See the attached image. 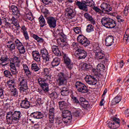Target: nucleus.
Instances as JSON below:
<instances>
[{"mask_svg": "<svg viewBox=\"0 0 129 129\" xmlns=\"http://www.w3.org/2000/svg\"><path fill=\"white\" fill-rule=\"evenodd\" d=\"M83 70L85 71H88L89 68H90V65L89 64L85 63L83 65Z\"/></svg>", "mask_w": 129, "mask_h": 129, "instance_id": "nucleus-58", "label": "nucleus"}, {"mask_svg": "<svg viewBox=\"0 0 129 129\" xmlns=\"http://www.w3.org/2000/svg\"><path fill=\"white\" fill-rule=\"evenodd\" d=\"M48 118H55V109L53 107L49 109Z\"/></svg>", "mask_w": 129, "mask_h": 129, "instance_id": "nucleus-39", "label": "nucleus"}, {"mask_svg": "<svg viewBox=\"0 0 129 129\" xmlns=\"http://www.w3.org/2000/svg\"><path fill=\"white\" fill-rule=\"evenodd\" d=\"M4 96V88L0 87V97Z\"/></svg>", "mask_w": 129, "mask_h": 129, "instance_id": "nucleus-64", "label": "nucleus"}, {"mask_svg": "<svg viewBox=\"0 0 129 129\" xmlns=\"http://www.w3.org/2000/svg\"><path fill=\"white\" fill-rule=\"evenodd\" d=\"M7 85L10 88H15V79L9 80L7 81Z\"/></svg>", "mask_w": 129, "mask_h": 129, "instance_id": "nucleus-44", "label": "nucleus"}, {"mask_svg": "<svg viewBox=\"0 0 129 129\" xmlns=\"http://www.w3.org/2000/svg\"><path fill=\"white\" fill-rule=\"evenodd\" d=\"M69 89L66 87L62 88V90L60 92L61 95L63 96H66L69 94Z\"/></svg>", "mask_w": 129, "mask_h": 129, "instance_id": "nucleus-36", "label": "nucleus"}, {"mask_svg": "<svg viewBox=\"0 0 129 129\" xmlns=\"http://www.w3.org/2000/svg\"><path fill=\"white\" fill-rule=\"evenodd\" d=\"M32 37L33 38L35 39L38 43H44V39H43V38L38 37V35L36 34H33Z\"/></svg>", "mask_w": 129, "mask_h": 129, "instance_id": "nucleus-43", "label": "nucleus"}, {"mask_svg": "<svg viewBox=\"0 0 129 129\" xmlns=\"http://www.w3.org/2000/svg\"><path fill=\"white\" fill-rule=\"evenodd\" d=\"M32 57L33 60L36 61V62H40L41 61V55L39 51L37 50L32 51Z\"/></svg>", "mask_w": 129, "mask_h": 129, "instance_id": "nucleus-24", "label": "nucleus"}, {"mask_svg": "<svg viewBox=\"0 0 129 129\" xmlns=\"http://www.w3.org/2000/svg\"><path fill=\"white\" fill-rule=\"evenodd\" d=\"M65 15H67L68 18L71 20L74 18V16H75V13H74V10L72 9L71 7H69L67 8L65 10Z\"/></svg>", "mask_w": 129, "mask_h": 129, "instance_id": "nucleus-17", "label": "nucleus"}, {"mask_svg": "<svg viewBox=\"0 0 129 129\" xmlns=\"http://www.w3.org/2000/svg\"><path fill=\"white\" fill-rule=\"evenodd\" d=\"M118 67L119 68H122L123 67V60H121L120 62L117 63Z\"/></svg>", "mask_w": 129, "mask_h": 129, "instance_id": "nucleus-61", "label": "nucleus"}, {"mask_svg": "<svg viewBox=\"0 0 129 129\" xmlns=\"http://www.w3.org/2000/svg\"><path fill=\"white\" fill-rule=\"evenodd\" d=\"M82 2L77 1L76 5L80 10L84 12H88V8L87 7H93L94 6V2L92 0H82Z\"/></svg>", "mask_w": 129, "mask_h": 129, "instance_id": "nucleus-3", "label": "nucleus"}, {"mask_svg": "<svg viewBox=\"0 0 129 129\" xmlns=\"http://www.w3.org/2000/svg\"><path fill=\"white\" fill-rule=\"evenodd\" d=\"M84 17L87 20H88V21L91 22V24H92L93 25H95V24H96V23L95 22V20L93 19L92 16L88 13H85Z\"/></svg>", "mask_w": 129, "mask_h": 129, "instance_id": "nucleus-30", "label": "nucleus"}, {"mask_svg": "<svg viewBox=\"0 0 129 129\" xmlns=\"http://www.w3.org/2000/svg\"><path fill=\"white\" fill-rule=\"evenodd\" d=\"M63 118H58L56 119V123L58 126H63Z\"/></svg>", "mask_w": 129, "mask_h": 129, "instance_id": "nucleus-51", "label": "nucleus"}, {"mask_svg": "<svg viewBox=\"0 0 129 129\" xmlns=\"http://www.w3.org/2000/svg\"><path fill=\"white\" fill-rule=\"evenodd\" d=\"M94 30V26L91 24H89L87 26L86 31L87 33H91Z\"/></svg>", "mask_w": 129, "mask_h": 129, "instance_id": "nucleus-46", "label": "nucleus"}, {"mask_svg": "<svg viewBox=\"0 0 129 129\" xmlns=\"http://www.w3.org/2000/svg\"><path fill=\"white\" fill-rule=\"evenodd\" d=\"M128 39H129V29H127L125 32V34L124 35V37L123 38V40L124 42H127V43H128L129 42Z\"/></svg>", "mask_w": 129, "mask_h": 129, "instance_id": "nucleus-45", "label": "nucleus"}, {"mask_svg": "<svg viewBox=\"0 0 129 129\" xmlns=\"http://www.w3.org/2000/svg\"><path fill=\"white\" fill-rule=\"evenodd\" d=\"M6 46L10 51H14L16 49V43H14L12 41H8Z\"/></svg>", "mask_w": 129, "mask_h": 129, "instance_id": "nucleus-28", "label": "nucleus"}, {"mask_svg": "<svg viewBox=\"0 0 129 129\" xmlns=\"http://www.w3.org/2000/svg\"><path fill=\"white\" fill-rule=\"evenodd\" d=\"M26 19L32 22L34 20V17H33L32 13H30L26 14Z\"/></svg>", "mask_w": 129, "mask_h": 129, "instance_id": "nucleus-54", "label": "nucleus"}, {"mask_svg": "<svg viewBox=\"0 0 129 129\" xmlns=\"http://www.w3.org/2000/svg\"><path fill=\"white\" fill-rule=\"evenodd\" d=\"M77 41L84 47H87L90 45V41L83 35H80L78 36Z\"/></svg>", "mask_w": 129, "mask_h": 129, "instance_id": "nucleus-10", "label": "nucleus"}, {"mask_svg": "<svg viewBox=\"0 0 129 129\" xmlns=\"http://www.w3.org/2000/svg\"><path fill=\"white\" fill-rule=\"evenodd\" d=\"M11 93L13 96H15V97L19 96V93L18 92V90L16 88H13L11 89Z\"/></svg>", "mask_w": 129, "mask_h": 129, "instance_id": "nucleus-48", "label": "nucleus"}, {"mask_svg": "<svg viewBox=\"0 0 129 129\" xmlns=\"http://www.w3.org/2000/svg\"><path fill=\"white\" fill-rule=\"evenodd\" d=\"M61 116L62 118L68 117V116H72V115L71 114L70 111L64 109L62 111Z\"/></svg>", "mask_w": 129, "mask_h": 129, "instance_id": "nucleus-35", "label": "nucleus"}, {"mask_svg": "<svg viewBox=\"0 0 129 129\" xmlns=\"http://www.w3.org/2000/svg\"><path fill=\"white\" fill-rule=\"evenodd\" d=\"M40 54L44 61L45 62H49L50 60V56H49V53L48 52V50H47V49H41Z\"/></svg>", "mask_w": 129, "mask_h": 129, "instance_id": "nucleus-15", "label": "nucleus"}, {"mask_svg": "<svg viewBox=\"0 0 129 129\" xmlns=\"http://www.w3.org/2000/svg\"><path fill=\"white\" fill-rule=\"evenodd\" d=\"M57 80L59 82V86L64 85L65 82H66V76L63 73H59L58 75Z\"/></svg>", "mask_w": 129, "mask_h": 129, "instance_id": "nucleus-16", "label": "nucleus"}, {"mask_svg": "<svg viewBox=\"0 0 129 129\" xmlns=\"http://www.w3.org/2000/svg\"><path fill=\"white\" fill-rule=\"evenodd\" d=\"M73 102H75V103H79V104L80 105V102H79V101L78 99H77V98L76 97H74L72 98Z\"/></svg>", "mask_w": 129, "mask_h": 129, "instance_id": "nucleus-62", "label": "nucleus"}, {"mask_svg": "<svg viewBox=\"0 0 129 129\" xmlns=\"http://www.w3.org/2000/svg\"><path fill=\"white\" fill-rule=\"evenodd\" d=\"M11 40H13V41H14L16 46L18 49L19 53L20 54H25L26 52L25 47L24 46V45H23V43L20 41V40L16 38V37H14L13 35L11 36Z\"/></svg>", "mask_w": 129, "mask_h": 129, "instance_id": "nucleus-8", "label": "nucleus"}, {"mask_svg": "<svg viewBox=\"0 0 129 129\" xmlns=\"http://www.w3.org/2000/svg\"><path fill=\"white\" fill-rule=\"evenodd\" d=\"M21 32H22V33H23V34L28 32V31H27V27L25 26H22Z\"/></svg>", "mask_w": 129, "mask_h": 129, "instance_id": "nucleus-60", "label": "nucleus"}, {"mask_svg": "<svg viewBox=\"0 0 129 129\" xmlns=\"http://www.w3.org/2000/svg\"><path fill=\"white\" fill-rule=\"evenodd\" d=\"M31 69L35 72L40 70V68L38 66V64H37L36 63H32L31 64Z\"/></svg>", "mask_w": 129, "mask_h": 129, "instance_id": "nucleus-49", "label": "nucleus"}, {"mask_svg": "<svg viewBox=\"0 0 129 129\" xmlns=\"http://www.w3.org/2000/svg\"><path fill=\"white\" fill-rule=\"evenodd\" d=\"M42 12L43 13L44 17L46 20H47V18H48V16H49L50 15V13H49V10H48V9H43L42 10Z\"/></svg>", "mask_w": 129, "mask_h": 129, "instance_id": "nucleus-50", "label": "nucleus"}, {"mask_svg": "<svg viewBox=\"0 0 129 129\" xmlns=\"http://www.w3.org/2000/svg\"><path fill=\"white\" fill-rule=\"evenodd\" d=\"M58 94L55 92H53L50 94V97L54 99V98L56 99L58 98Z\"/></svg>", "mask_w": 129, "mask_h": 129, "instance_id": "nucleus-56", "label": "nucleus"}, {"mask_svg": "<svg viewBox=\"0 0 129 129\" xmlns=\"http://www.w3.org/2000/svg\"><path fill=\"white\" fill-rule=\"evenodd\" d=\"M23 36H24V38L26 40H29V33H28V32H25V33H23Z\"/></svg>", "mask_w": 129, "mask_h": 129, "instance_id": "nucleus-63", "label": "nucleus"}, {"mask_svg": "<svg viewBox=\"0 0 129 129\" xmlns=\"http://www.w3.org/2000/svg\"><path fill=\"white\" fill-rule=\"evenodd\" d=\"M18 82L20 86V92H25L28 89V80L27 78L20 76L18 79Z\"/></svg>", "mask_w": 129, "mask_h": 129, "instance_id": "nucleus-7", "label": "nucleus"}, {"mask_svg": "<svg viewBox=\"0 0 129 129\" xmlns=\"http://www.w3.org/2000/svg\"><path fill=\"white\" fill-rule=\"evenodd\" d=\"M76 56L78 57L80 60L81 59H85L87 57V52L84 49H80L78 51L75 52Z\"/></svg>", "mask_w": 129, "mask_h": 129, "instance_id": "nucleus-13", "label": "nucleus"}, {"mask_svg": "<svg viewBox=\"0 0 129 129\" xmlns=\"http://www.w3.org/2000/svg\"><path fill=\"white\" fill-rule=\"evenodd\" d=\"M38 21L41 28H43V27H45V26L47 25V23H46V20H45V18L42 15H41L38 18Z\"/></svg>", "mask_w": 129, "mask_h": 129, "instance_id": "nucleus-31", "label": "nucleus"}, {"mask_svg": "<svg viewBox=\"0 0 129 129\" xmlns=\"http://www.w3.org/2000/svg\"><path fill=\"white\" fill-rule=\"evenodd\" d=\"M100 7L101 10L105 12H110L112 10L111 7H110V5L107 3H103L101 5Z\"/></svg>", "mask_w": 129, "mask_h": 129, "instance_id": "nucleus-26", "label": "nucleus"}, {"mask_svg": "<svg viewBox=\"0 0 129 129\" xmlns=\"http://www.w3.org/2000/svg\"><path fill=\"white\" fill-rule=\"evenodd\" d=\"M11 21L12 22V24H13V26H12V31L16 33L18 32V30H19V28H20V24H19L18 19H16L15 17H12Z\"/></svg>", "mask_w": 129, "mask_h": 129, "instance_id": "nucleus-14", "label": "nucleus"}, {"mask_svg": "<svg viewBox=\"0 0 129 129\" xmlns=\"http://www.w3.org/2000/svg\"><path fill=\"white\" fill-rule=\"evenodd\" d=\"M121 100V96L117 95L112 100V102L113 104H116L117 103H119Z\"/></svg>", "mask_w": 129, "mask_h": 129, "instance_id": "nucleus-42", "label": "nucleus"}, {"mask_svg": "<svg viewBox=\"0 0 129 129\" xmlns=\"http://www.w3.org/2000/svg\"><path fill=\"white\" fill-rule=\"evenodd\" d=\"M74 32L76 34H81V28L79 27H74L73 28Z\"/></svg>", "mask_w": 129, "mask_h": 129, "instance_id": "nucleus-55", "label": "nucleus"}, {"mask_svg": "<svg viewBox=\"0 0 129 129\" xmlns=\"http://www.w3.org/2000/svg\"><path fill=\"white\" fill-rule=\"evenodd\" d=\"M78 92L80 93H87L88 92V88L84 84L81 82H77L75 85Z\"/></svg>", "mask_w": 129, "mask_h": 129, "instance_id": "nucleus-9", "label": "nucleus"}, {"mask_svg": "<svg viewBox=\"0 0 129 129\" xmlns=\"http://www.w3.org/2000/svg\"><path fill=\"white\" fill-rule=\"evenodd\" d=\"M80 112H81V110H78L74 112V115L76 116V117H78L80 115Z\"/></svg>", "mask_w": 129, "mask_h": 129, "instance_id": "nucleus-59", "label": "nucleus"}, {"mask_svg": "<svg viewBox=\"0 0 129 129\" xmlns=\"http://www.w3.org/2000/svg\"><path fill=\"white\" fill-rule=\"evenodd\" d=\"M95 58L97 60H102L105 59V54L101 49H96L95 50Z\"/></svg>", "mask_w": 129, "mask_h": 129, "instance_id": "nucleus-12", "label": "nucleus"}, {"mask_svg": "<svg viewBox=\"0 0 129 129\" xmlns=\"http://www.w3.org/2000/svg\"><path fill=\"white\" fill-rule=\"evenodd\" d=\"M116 18L118 23H120V24H121V23H123V22H124V20H123V18L120 15H117Z\"/></svg>", "mask_w": 129, "mask_h": 129, "instance_id": "nucleus-53", "label": "nucleus"}, {"mask_svg": "<svg viewBox=\"0 0 129 129\" xmlns=\"http://www.w3.org/2000/svg\"><path fill=\"white\" fill-rule=\"evenodd\" d=\"M97 70H93V73H94V75H89L86 76L85 78V80L86 82L89 84L90 85H96L97 84V78L98 77V74H96Z\"/></svg>", "mask_w": 129, "mask_h": 129, "instance_id": "nucleus-6", "label": "nucleus"}, {"mask_svg": "<svg viewBox=\"0 0 129 129\" xmlns=\"http://www.w3.org/2000/svg\"><path fill=\"white\" fill-rule=\"evenodd\" d=\"M9 10L11 12H12L13 14L18 17H20V11L15 5H11L9 7Z\"/></svg>", "mask_w": 129, "mask_h": 129, "instance_id": "nucleus-23", "label": "nucleus"}, {"mask_svg": "<svg viewBox=\"0 0 129 129\" xmlns=\"http://www.w3.org/2000/svg\"><path fill=\"white\" fill-rule=\"evenodd\" d=\"M23 70L24 71L25 74L26 76H29L31 75V71H30V69H29V67L26 64L24 63L23 64Z\"/></svg>", "mask_w": 129, "mask_h": 129, "instance_id": "nucleus-34", "label": "nucleus"}, {"mask_svg": "<svg viewBox=\"0 0 129 129\" xmlns=\"http://www.w3.org/2000/svg\"><path fill=\"white\" fill-rule=\"evenodd\" d=\"M67 103L65 101H61L58 102V105L59 106V109L61 111H63L67 107Z\"/></svg>", "mask_w": 129, "mask_h": 129, "instance_id": "nucleus-32", "label": "nucleus"}, {"mask_svg": "<svg viewBox=\"0 0 129 129\" xmlns=\"http://www.w3.org/2000/svg\"><path fill=\"white\" fill-rule=\"evenodd\" d=\"M60 64V59L59 57H55L53 58L51 62V65L53 68H55L56 66H58Z\"/></svg>", "mask_w": 129, "mask_h": 129, "instance_id": "nucleus-33", "label": "nucleus"}, {"mask_svg": "<svg viewBox=\"0 0 129 129\" xmlns=\"http://www.w3.org/2000/svg\"><path fill=\"white\" fill-rule=\"evenodd\" d=\"M9 56L8 55H4L2 56L0 58V65L2 66V67H5L8 65L7 62H9Z\"/></svg>", "mask_w": 129, "mask_h": 129, "instance_id": "nucleus-22", "label": "nucleus"}, {"mask_svg": "<svg viewBox=\"0 0 129 129\" xmlns=\"http://www.w3.org/2000/svg\"><path fill=\"white\" fill-rule=\"evenodd\" d=\"M64 63L67 66V68H68V69H70V70H71L72 68H73V62L71 61V59L69 58V57L67 56H64Z\"/></svg>", "mask_w": 129, "mask_h": 129, "instance_id": "nucleus-18", "label": "nucleus"}, {"mask_svg": "<svg viewBox=\"0 0 129 129\" xmlns=\"http://www.w3.org/2000/svg\"><path fill=\"white\" fill-rule=\"evenodd\" d=\"M20 106L21 108H25V109H28L30 108L31 106V103L28 101L27 98H25V100L21 101L20 103Z\"/></svg>", "mask_w": 129, "mask_h": 129, "instance_id": "nucleus-19", "label": "nucleus"}, {"mask_svg": "<svg viewBox=\"0 0 129 129\" xmlns=\"http://www.w3.org/2000/svg\"><path fill=\"white\" fill-rule=\"evenodd\" d=\"M30 116L35 119H41L44 117V114L39 111H36L31 113Z\"/></svg>", "mask_w": 129, "mask_h": 129, "instance_id": "nucleus-21", "label": "nucleus"}, {"mask_svg": "<svg viewBox=\"0 0 129 129\" xmlns=\"http://www.w3.org/2000/svg\"><path fill=\"white\" fill-rule=\"evenodd\" d=\"M110 121H112L113 122H115L116 123H118L119 124H120V119L118 118H116L115 117H113L112 120Z\"/></svg>", "mask_w": 129, "mask_h": 129, "instance_id": "nucleus-57", "label": "nucleus"}, {"mask_svg": "<svg viewBox=\"0 0 129 129\" xmlns=\"http://www.w3.org/2000/svg\"><path fill=\"white\" fill-rule=\"evenodd\" d=\"M101 23L104 27L107 29H113L116 26V22L113 19L108 17H103L101 20Z\"/></svg>", "mask_w": 129, "mask_h": 129, "instance_id": "nucleus-5", "label": "nucleus"}, {"mask_svg": "<svg viewBox=\"0 0 129 129\" xmlns=\"http://www.w3.org/2000/svg\"><path fill=\"white\" fill-rule=\"evenodd\" d=\"M51 77L48 75L44 76V80L42 78L38 79V81L40 86L41 87L44 92L49 91V84Z\"/></svg>", "mask_w": 129, "mask_h": 129, "instance_id": "nucleus-4", "label": "nucleus"}, {"mask_svg": "<svg viewBox=\"0 0 129 129\" xmlns=\"http://www.w3.org/2000/svg\"><path fill=\"white\" fill-rule=\"evenodd\" d=\"M72 47H73V49L76 50V51H78L81 48L80 45L76 42H73V44L72 45Z\"/></svg>", "mask_w": 129, "mask_h": 129, "instance_id": "nucleus-47", "label": "nucleus"}, {"mask_svg": "<svg viewBox=\"0 0 129 129\" xmlns=\"http://www.w3.org/2000/svg\"><path fill=\"white\" fill-rule=\"evenodd\" d=\"M104 65L103 64H99L97 66V69H95L93 70H97L96 72V74L99 75L100 74V71H101L102 69H104Z\"/></svg>", "mask_w": 129, "mask_h": 129, "instance_id": "nucleus-41", "label": "nucleus"}, {"mask_svg": "<svg viewBox=\"0 0 129 129\" xmlns=\"http://www.w3.org/2000/svg\"><path fill=\"white\" fill-rule=\"evenodd\" d=\"M57 32H58V35L60 37V39H62L61 42H65L66 41V35L63 33V30H57Z\"/></svg>", "mask_w": 129, "mask_h": 129, "instance_id": "nucleus-37", "label": "nucleus"}, {"mask_svg": "<svg viewBox=\"0 0 129 129\" xmlns=\"http://www.w3.org/2000/svg\"><path fill=\"white\" fill-rule=\"evenodd\" d=\"M107 124H108V127L112 129L118 128V127L120 126V124H118L117 123L112 122V121H109Z\"/></svg>", "mask_w": 129, "mask_h": 129, "instance_id": "nucleus-27", "label": "nucleus"}, {"mask_svg": "<svg viewBox=\"0 0 129 129\" xmlns=\"http://www.w3.org/2000/svg\"><path fill=\"white\" fill-rule=\"evenodd\" d=\"M54 120H55V118H48V121L46 123L48 129H53L54 127Z\"/></svg>", "mask_w": 129, "mask_h": 129, "instance_id": "nucleus-29", "label": "nucleus"}, {"mask_svg": "<svg viewBox=\"0 0 129 129\" xmlns=\"http://www.w3.org/2000/svg\"><path fill=\"white\" fill-rule=\"evenodd\" d=\"M3 24L6 26L7 28H11V23H9L8 22V20H7V19L4 18L3 19Z\"/></svg>", "mask_w": 129, "mask_h": 129, "instance_id": "nucleus-52", "label": "nucleus"}, {"mask_svg": "<svg viewBox=\"0 0 129 129\" xmlns=\"http://www.w3.org/2000/svg\"><path fill=\"white\" fill-rule=\"evenodd\" d=\"M63 122L66 124H68V123H70L72 121V116H69L68 117H64L62 118Z\"/></svg>", "mask_w": 129, "mask_h": 129, "instance_id": "nucleus-40", "label": "nucleus"}, {"mask_svg": "<svg viewBox=\"0 0 129 129\" xmlns=\"http://www.w3.org/2000/svg\"><path fill=\"white\" fill-rule=\"evenodd\" d=\"M47 23L50 29H55L57 27V20L53 17L46 18Z\"/></svg>", "mask_w": 129, "mask_h": 129, "instance_id": "nucleus-11", "label": "nucleus"}, {"mask_svg": "<svg viewBox=\"0 0 129 129\" xmlns=\"http://www.w3.org/2000/svg\"><path fill=\"white\" fill-rule=\"evenodd\" d=\"M52 51L55 56L60 57L62 55L61 51L59 49V47L56 45H52L51 47Z\"/></svg>", "mask_w": 129, "mask_h": 129, "instance_id": "nucleus-25", "label": "nucleus"}, {"mask_svg": "<svg viewBox=\"0 0 129 129\" xmlns=\"http://www.w3.org/2000/svg\"><path fill=\"white\" fill-rule=\"evenodd\" d=\"M80 105H81V107L84 108V109H88L89 108H90V105L87 101L81 103Z\"/></svg>", "mask_w": 129, "mask_h": 129, "instance_id": "nucleus-38", "label": "nucleus"}, {"mask_svg": "<svg viewBox=\"0 0 129 129\" xmlns=\"http://www.w3.org/2000/svg\"><path fill=\"white\" fill-rule=\"evenodd\" d=\"M114 38L112 35H108L105 39V45L107 47H110L113 44Z\"/></svg>", "mask_w": 129, "mask_h": 129, "instance_id": "nucleus-20", "label": "nucleus"}, {"mask_svg": "<svg viewBox=\"0 0 129 129\" xmlns=\"http://www.w3.org/2000/svg\"><path fill=\"white\" fill-rule=\"evenodd\" d=\"M22 112L20 111H9L7 113L6 121L9 124H13L15 122H18L22 116Z\"/></svg>", "mask_w": 129, "mask_h": 129, "instance_id": "nucleus-2", "label": "nucleus"}, {"mask_svg": "<svg viewBox=\"0 0 129 129\" xmlns=\"http://www.w3.org/2000/svg\"><path fill=\"white\" fill-rule=\"evenodd\" d=\"M20 66H21V60L19 57L15 56L13 58H10V67L11 73L8 70L5 71L4 72L5 76L10 78L13 76V75H17L19 72L16 67L19 68Z\"/></svg>", "mask_w": 129, "mask_h": 129, "instance_id": "nucleus-1", "label": "nucleus"}]
</instances>
